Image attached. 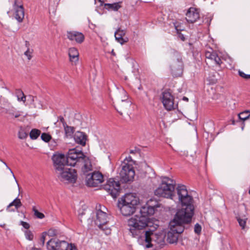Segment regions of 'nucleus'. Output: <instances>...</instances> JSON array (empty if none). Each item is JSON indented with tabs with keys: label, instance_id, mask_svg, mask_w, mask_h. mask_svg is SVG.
Here are the masks:
<instances>
[{
	"label": "nucleus",
	"instance_id": "nucleus-10",
	"mask_svg": "<svg viewBox=\"0 0 250 250\" xmlns=\"http://www.w3.org/2000/svg\"><path fill=\"white\" fill-rule=\"evenodd\" d=\"M121 170L119 173L120 181L124 183L132 182L135 175L133 167L125 164L124 166H121Z\"/></svg>",
	"mask_w": 250,
	"mask_h": 250
},
{
	"label": "nucleus",
	"instance_id": "nucleus-51",
	"mask_svg": "<svg viewBox=\"0 0 250 250\" xmlns=\"http://www.w3.org/2000/svg\"><path fill=\"white\" fill-rule=\"evenodd\" d=\"M249 194H250V190H249Z\"/></svg>",
	"mask_w": 250,
	"mask_h": 250
},
{
	"label": "nucleus",
	"instance_id": "nucleus-36",
	"mask_svg": "<svg viewBox=\"0 0 250 250\" xmlns=\"http://www.w3.org/2000/svg\"><path fill=\"white\" fill-rule=\"evenodd\" d=\"M41 138L43 141L48 142L51 139V136L47 133H43L41 135Z\"/></svg>",
	"mask_w": 250,
	"mask_h": 250
},
{
	"label": "nucleus",
	"instance_id": "nucleus-7",
	"mask_svg": "<svg viewBox=\"0 0 250 250\" xmlns=\"http://www.w3.org/2000/svg\"><path fill=\"white\" fill-rule=\"evenodd\" d=\"M74 156L70 157V159L74 160L75 166L82 167V170L83 173H86L92 170V166L89 158L84 155L82 151L76 149Z\"/></svg>",
	"mask_w": 250,
	"mask_h": 250
},
{
	"label": "nucleus",
	"instance_id": "nucleus-44",
	"mask_svg": "<svg viewBox=\"0 0 250 250\" xmlns=\"http://www.w3.org/2000/svg\"><path fill=\"white\" fill-rule=\"evenodd\" d=\"M140 150L138 148H135L134 149H131L129 150V153L132 154H135L136 153H139Z\"/></svg>",
	"mask_w": 250,
	"mask_h": 250
},
{
	"label": "nucleus",
	"instance_id": "nucleus-46",
	"mask_svg": "<svg viewBox=\"0 0 250 250\" xmlns=\"http://www.w3.org/2000/svg\"><path fill=\"white\" fill-rule=\"evenodd\" d=\"M3 163L6 166L7 168L10 170V171L12 173L14 178L15 179L16 182H17V183H18L17 181L16 180L15 175H14L13 171H12V170L7 166V165H6V164L5 162H3Z\"/></svg>",
	"mask_w": 250,
	"mask_h": 250
},
{
	"label": "nucleus",
	"instance_id": "nucleus-19",
	"mask_svg": "<svg viewBox=\"0 0 250 250\" xmlns=\"http://www.w3.org/2000/svg\"><path fill=\"white\" fill-rule=\"evenodd\" d=\"M67 37L70 40L75 41L79 43L83 42L84 39L83 34L77 31L67 32Z\"/></svg>",
	"mask_w": 250,
	"mask_h": 250
},
{
	"label": "nucleus",
	"instance_id": "nucleus-35",
	"mask_svg": "<svg viewBox=\"0 0 250 250\" xmlns=\"http://www.w3.org/2000/svg\"><path fill=\"white\" fill-rule=\"evenodd\" d=\"M33 50L32 49H28L24 52V55L27 58L28 60H30L32 58Z\"/></svg>",
	"mask_w": 250,
	"mask_h": 250
},
{
	"label": "nucleus",
	"instance_id": "nucleus-42",
	"mask_svg": "<svg viewBox=\"0 0 250 250\" xmlns=\"http://www.w3.org/2000/svg\"><path fill=\"white\" fill-rule=\"evenodd\" d=\"M68 250H78L76 246L74 244H69Z\"/></svg>",
	"mask_w": 250,
	"mask_h": 250
},
{
	"label": "nucleus",
	"instance_id": "nucleus-14",
	"mask_svg": "<svg viewBox=\"0 0 250 250\" xmlns=\"http://www.w3.org/2000/svg\"><path fill=\"white\" fill-rule=\"evenodd\" d=\"M104 181L102 174L99 171H94L86 176V184L88 187H96Z\"/></svg>",
	"mask_w": 250,
	"mask_h": 250
},
{
	"label": "nucleus",
	"instance_id": "nucleus-17",
	"mask_svg": "<svg viewBox=\"0 0 250 250\" xmlns=\"http://www.w3.org/2000/svg\"><path fill=\"white\" fill-rule=\"evenodd\" d=\"M162 103L164 107L167 110L174 108V99L171 93L168 91L163 93Z\"/></svg>",
	"mask_w": 250,
	"mask_h": 250
},
{
	"label": "nucleus",
	"instance_id": "nucleus-49",
	"mask_svg": "<svg viewBox=\"0 0 250 250\" xmlns=\"http://www.w3.org/2000/svg\"><path fill=\"white\" fill-rule=\"evenodd\" d=\"M117 110L118 111V112H119L121 115H122V114H123V113H122V112H121V111H119L118 109H117Z\"/></svg>",
	"mask_w": 250,
	"mask_h": 250
},
{
	"label": "nucleus",
	"instance_id": "nucleus-22",
	"mask_svg": "<svg viewBox=\"0 0 250 250\" xmlns=\"http://www.w3.org/2000/svg\"><path fill=\"white\" fill-rule=\"evenodd\" d=\"M205 56L207 59L213 61L216 64L220 65L222 63L221 59L218 57L216 52L214 51H206Z\"/></svg>",
	"mask_w": 250,
	"mask_h": 250
},
{
	"label": "nucleus",
	"instance_id": "nucleus-45",
	"mask_svg": "<svg viewBox=\"0 0 250 250\" xmlns=\"http://www.w3.org/2000/svg\"><path fill=\"white\" fill-rule=\"evenodd\" d=\"M59 121L62 124L63 126L66 125V123L65 122L64 119L62 116L59 117Z\"/></svg>",
	"mask_w": 250,
	"mask_h": 250
},
{
	"label": "nucleus",
	"instance_id": "nucleus-15",
	"mask_svg": "<svg viewBox=\"0 0 250 250\" xmlns=\"http://www.w3.org/2000/svg\"><path fill=\"white\" fill-rule=\"evenodd\" d=\"M117 98L119 100H120L118 103V107L121 109H126L130 106L131 102L128 100L126 92L123 88H118Z\"/></svg>",
	"mask_w": 250,
	"mask_h": 250
},
{
	"label": "nucleus",
	"instance_id": "nucleus-3",
	"mask_svg": "<svg viewBox=\"0 0 250 250\" xmlns=\"http://www.w3.org/2000/svg\"><path fill=\"white\" fill-rule=\"evenodd\" d=\"M76 149H70L67 155L65 156L63 154L56 153L52 156V160L56 170V173L66 168L65 166H75L74 160L70 159V157L74 156Z\"/></svg>",
	"mask_w": 250,
	"mask_h": 250
},
{
	"label": "nucleus",
	"instance_id": "nucleus-33",
	"mask_svg": "<svg viewBox=\"0 0 250 250\" xmlns=\"http://www.w3.org/2000/svg\"><path fill=\"white\" fill-rule=\"evenodd\" d=\"M59 234V231L54 229H50L46 232V234L50 237L57 236Z\"/></svg>",
	"mask_w": 250,
	"mask_h": 250
},
{
	"label": "nucleus",
	"instance_id": "nucleus-34",
	"mask_svg": "<svg viewBox=\"0 0 250 250\" xmlns=\"http://www.w3.org/2000/svg\"><path fill=\"white\" fill-rule=\"evenodd\" d=\"M33 211L34 212V215L36 216V217L39 219H42L44 218L45 216L42 213L39 212L35 208V207H33L32 208Z\"/></svg>",
	"mask_w": 250,
	"mask_h": 250
},
{
	"label": "nucleus",
	"instance_id": "nucleus-31",
	"mask_svg": "<svg viewBox=\"0 0 250 250\" xmlns=\"http://www.w3.org/2000/svg\"><path fill=\"white\" fill-rule=\"evenodd\" d=\"M28 135L25 129L22 127H20L18 132V137L20 139H25L27 138Z\"/></svg>",
	"mask_w": 250,
	"mask_h": 250
},
{
	"label": "nucleus",
	"instance_id": "nucleus-23",
	"mask_svg": "<svg viewBox=\"0 0 250 250\" xmlns=\"http://www.w3.org/2000/svg\"><path fill=\"white\" fill-rule=\"evenodd\" d=\"M86 138V135L83 132L77 131L74 135L75 142L82 146H85Z\"/></svg>",
	"mask_w": 250,
	"mask_h": 250
},
{
	"label": "nucleus",
	"instance_id": "nucleus-2",
	"mask_svg": "<svg viewBox=\"0 0 250 250\" xmlns=\"http://www.w3.org/2000/svg\"><path fill=\"white\" fill-rule=\"evenodd\" d=\"M155 212V207L148 205L142 207L139 214L128 219V230L133 237L139 236L141 230L146 227L151 226L149 216Z\"/></svg>",
	"mask_w": 250,
	"mask_h": 250
},
{
	"label": "nucleus",
	"instance_id": "nucleus-1",
	"mask_svg": "<svg viewBox=\"0 0 250 250\" xmlns=\"http://www.w3.org/2000/svg\"><path fill=\"white\" fill-rule=\"evenodd\" d=\"M176 190L179 201L183 208L177 212L174 219L169 223L167 241L170 244L177 242L179 234L184 230V224L190 223L194 211L193 198L188 195L186 186L179 185Z\"/></svg>",
	"mask_w": 250,
	"mask_h": 250
},
{
	"label": "nucleus",
	"instance_id": "nucleus-27",
	"mask_svg": "<svg viewBox=\"0 0 250 250\" xmlns=\"http://www.w3.org/2000/svg\"><path fill=\"white\" fill-rule=\"evenodd\" d=\"M41 133V131L37 129H33L31 130L29 135L32 140H36L38 138Z\"/></svg>",
	"mask_w": 250,
	"mask_h": 250
},
{
	"label": "nucleus",
	"instance_id": "nucleus-30",
	"mask_svg": "<svg viewBox=\"0 0 250 250\" xmlns=\"http://www.w3.org/2000/svg\"><path fill=\"white\" fill-rule=\"evenodd\" d=\"M239 118L242 121H245L248 119L250 116V111L246 110L245 111L241 112L238 115Z\"/></svg>",
	"mask_w": 250,
	"mask_h": 250
},
{
	"label": "nucleus",
	"instance_id": "nucleus-5",
	"mask_svg": "<svg viewBox=\"0 0 250 250\" xmlns=\"http://www.w3.org/2000/svg\"><path fill=\"white\" fill-rule=\"evenodd\" d=\"M170 73L173 77H178L182 76L184 68V64L182 54L175 50L171 52L169 64Z\"/></svg>",
	"mask_w": 250,
	"mask_h": 250
},
{
	"label": "nucleus",
	"instance_id": "nucleus-47",
	"mask_svg": "<svg viewBox=\"0 0 250 250\" xmlns=\"http://www.w3.org/2000/svg\"><path fill=\"white\" fill-rule=\"evenodd\" d=\"M25 46L26 47L27 49H30V42L28 41H26L25 42Z\"/></svg>",
	"mask_w": 250,
	"mask_h": 250
},
{
	"label": "nucleus",
	"instance_id": "nucleus-38",
	"mask_svg": "<svg viewBox=\"0 0 250 250\" xmlns=\"http://www.w3.org/2000/svg\"><path fill=\"white\" fill-rule=\"evenodd\" d=\"M25 235L26 238L29 240H32L33 239L34 235L31 231L26 230Z\"/></svg>",
	"mask_w": 250,
	"mask_h": 250
},
{
	"label": "nucleus",
	"instance_id": "nucleus-50",
	"mask_svg": "<svg viewBox=\"0 0 250 250\" xmlns=\"http://www.w3.org/2000/svg\"><path fill=\"white\" fill-rule=\"evenodd\" d=\"M99 2H101V4L103 3V1L101 0H98Z\"/></svg>",
	"mask_w": 250,
	"mask_h": 250
},
{
	"label": "nucleus",
	"instance_id": "nucleus-6",
	"mask_svg": "<svg viewBox=\"0 0 250 250\" xmlns=\"http://www.w3.org/2000/svg\"><path fill=\"white\" fill-rule=\"evenodd\" d=\"M175 186L174 182L168 177H164L158 188L155 190L154 194L159 197L173 199Z\"/></svg>",
	"mask_w": 250,
	"mask_h": 250
},
{
	"label": "nucleus",
	"instance_id": "nucleus-26",
	"mask_svg": "<svg viewBox=\"0 0 250 250\" xmlns=\"http://www.w3.org/2000/svg\"><path fill=\"white\" fill-rule=\"evenodd\" d=\"M121 7L120 2L113 3H105L104 7L107 10L117 11Z\"/></svg>",
	"mask_w": 250,
	"mask_h": 250
},
{
	"label": "nucleus",
	"instance_id": "nucleus-32",
	"mask_svg": "<svg viewBox=\"0 0 250 250\" xmlns=\"http://www.w3.org/2000/svg\"><path fill=\"white\" fill-rule=\"evenodd\" d=\"M63 127L65 134L67 136H71L73 134L74 131V128L73 127L68 126L67 124L66 125H64Z\"/></svg>",
	"mask_w": 250,
	"mask_h": 250
},
{
	"label": "nucleus",
	"instance_id": "nucleus-8",
	"mask_svg": "<svg viewBox=\"0 0 250 250\" xmlns=\"http://www.w3.org/2000/svg\"><path fill=\"white\" fill-rule=\"evenodd\" d=\"M96 219L95 220V223L98 227L103 230H105V233L106 234L110 233V229H106V227L104 228V226L107 223V216L106 212L104 210L106 208L103 206L102 207L101 205H97L96 207Z\"/></svg>",
	"mask_w": 250,
	"mask_h": 250
},
{
	"label": "nucleus",
	"instance_id": "nucleus-40",
	"mask_svg": "<svg viewBox=\"0 0 250 250\" xmlns=\"http://www.w3.org/2000/svg\"><path fill=\"white\" fill-rule=\"evenodd\" d=\"M239 75L245 79L247 80L250 79V75L246 74L242 71H239Z\"/></svg>",
	"mask_w": 250,
	"mask_h": 250
},
{
	"label": "nucleus",
	"instance_id": "nucleus-25",
	"mask_svg": "<svg viewBox=\"0 0 250 250\" xmlns=\"http://www.w3.org/2000/svg\"><path fill=\"white\" fill-rule=\"evenodd\" d=\"M6 113L8 115V118L11 119H14L19 117L21 115V112L14 109H8L6 111Z\"/></svg>",
	"mask_w": 250,
	"mask_h": 250
},
{
	"label": "nucleus",
	"instance_id": "nucleus-4",
	"mask_svg": "<svg viewBox=\"0 0 250 250\" xmlns=\"http://www.w3.org/2000/svg\"><path fill=\"white\" fill-rule=\"evenodd\" d=\"M138 203L139 201L136 197L132 194H127L119 203L118 207L123 216H129L135 212Z\"/></svg>",
	"mask_w": 250,
	"mask_h": 250
},
{
	"label": "nucleus",
	"instance_id": "nucleus-43",
	"mask_svg": "<svg viewBox=\"0 0 250 250\" xmlns=\"http://www.w3.org/2000/svg\"><path fill=\"white\" fill-rule=\"evenodd\" d=\"M46 232H44L42 233V236L41 238V241L42 242V245H43L45 240V237L46 235Z\"/></svg>",
	"mask_w": 250,
	"mask_h": 250
},
{
	"label": "nucleus",
	"instance_id": "nucleus-12",
	"mask_svg": "<svg viewBox=\"0 0 250 250\" xmlns=\"http://www.w3.org/2000/svg\"><path fill=\"white\" fill-rule=\"evenodd\" d=\"M46 247L48 250H68L69 243L65 241L54 238L47 242Z\"/></svg>",
	"mask_w": 250,
	"mask_h": 250
},
{
	"label": "nucleus",
	"instance_id": "nucleus-11",
	"mask_svg": "<svg viewBox=\"0 0 250 250\" xmlns=\"http://www.w3.org/2000/svg\"><path fill=\"white\" fill-rule=\"evenodd\" d=\"M156 228H154L153 229H149L148 230L146 231L145 234V240L146 244V247L147 248H149L152 247L151 242L154 241L156 242L158 244L162 245L165 243L164 237L163 235H157L154 234V231Z\"/></svg>",
	"mask_w": 250,
	"mask_h": 250
},
{
	"label": "nucleus",
	"instance_id": "nucleus-41",
	"mask_svg": "<svg viewBox=\"0 0 250 250\" xmlns=\"http://www.w3.org/2000/svg\"><path fill=\"white\" fill-rule=\"evenodd\" d=\"M20 225H22L26 229H28L30 227V225L28 223L22 221L20 222Z\"/></svg>",
	"mask_w": 250,
	"mask_h": 250
},
{
	"label": "nucleus",
	"instance_id": "nucleus-39",
	"mask_svg": "<svg viewBox=\"0 0 250 250\" xmlns=\"http://www.w3.org/2000/svg\"><path fill=\"white\" fill-rule=\"evenodd\" d=\"M201 226L198 223L195 225L194 230L195 233L199 234L201 232Z\"/></svg>",
	"mask_w": 250,
	"mask_h": 250
},
{
	"label": "nucleus",
	"instance_id": "nucleus-20",
	"mask_svg": "<svg viewBox=\"0 0 250 250\" xmlns=\"http://www.w3.org/2000/svg\"><path fill=\"white\" fill-rule=\"evenodd\" d=\"M126 31L120 28L118 29L115 32V40L121 44L127 42L128 41L127 37H125Z\"/></svg>",
	"mask_w": 250,
	"mask_h": 250
},
{
	"label": "nucleus",
	"instance_id": "nucleus-9",
	"mask_svg": "<svg viewBox=\"0 0 250 250\" xmlns=\"http://www.w3.org/2000/svg\"><path fill=\"white\" fill-rule=\"evenodd\" d=\"M58 178L62 182L75 183L77 174L75 169L66 167L56 173Z\"/></svg>",
	"mask_w": 250,
	"mask_h": 250
},
{
	"label": "nucleus",
	"instance_id": "nucleus-13",
	"mask_svg": "<svg viewBox=\"0 0 250 250\" xmlns=\"http://www.w3.org/2000/svg\"><path fill=\"white\" fill-rule=\"evenodd\" d=\"M104 188L113 198H115L119 195L120 184L119 181H116L113 178H110L108 180Z\"/></svg>",
	"mask_w": 250,
	"mask_h": 250
},
{
	"label": "nucleus",
	"instance_id": "nucleus-16",
	"mask_svg": "<svg viewBox=\"0 0 250 250\" xmlns=\"http://www.w3.org/2000/svg\"><path fill=\"white\" fill-rule=\"evenodd\" d=\"M14 16L19 22H22L25 15L24 8L21 0H14L13 4Z\"/></svg>",
	"mask_w": 250,
	"mask_h": 250
},
{
	"label": "nucleus",
	"instance_id": "nucleus-18",
	"mask_svg": "<svg viewBox=\"0 0 250 250\" xmlns=\"http://www.w3.org/2000/svg\"><path fill=\"white\" fill-rule=\"evenodd\" d=\"M199 18V12L197 9L194 7L189 8L186 14V20L188 22H195Z\"/></svg>",
	"mask_w": 250,
	"mask_h": 250
},
{
	"label": "nucleus",
	"instance_id": "nucleus-48",
	"mask_svg": "<svg viewBox=\"0 0 250 250\" xmlns=\"http://www.w3.org/2000/svg\"><path fill=\"white\" fill-rule=\"evenodd\" d=\"M183 100L185 101H188V99L186 97H184L183 98Z\"/></svg>",
	"mask_w": 250,
	"mask_h": 250
},
{
	"label": "nucleus",
	"instance_id": "nucleus-24",
	"mask_svg": "<svg viewBox=\"0 0 250 250\" xmlns=\"http://www.w3.org/2000/svg\"><path fill=\"white\" fill-rule=\"evenodd\" d=\"M69 60L72 63L76 64L79 60V52L76 48L72 47L69 48L68 51Z\"/></svg>",
	"mask_w": 250,
	"mask_h": 250
},
{
	"label": "nucleus",
	"instance_id": "nucleus-29",
	"mask_svg": "<svg viewBox=\"0 0 250 250\" xmlns=\"http://www.w3.org/2000/svg\"><path fill=\"white\" fill-rule=\"evenodd\" d=\"M135 164V161H134L131 156H128L126 157L124 161L122 163L121 166H124L125 164H126L127 166H132L133 164Z\"/></svg>",
	"mask_w": 250,
	"mask_h": 250
},
{
	"label": "nucleus",
	"instance_id": "nucleus-37",
	"mask_svg": "<svg viewBox=\"0 0 250 250\" xmlns=\"http://www.w3.org/2000/svg\"><path fill=\"white\" fill-rule=\"evenodd\" d=\"M247 219V218L241 219L239 217L237 218V221L239 224V225L242 227V229H243L245 228Z\"/></svg>",
	"mask_w": 250,
	"mask_h": 250
},
{
	"label": "nucleus",
	"instance_id": "nucleus-28",
	"mask_svg": "<svg viewBox=\"0 0 250 250\" xmlns=\"http://www.w3.org/2000/svg\"><path fill=\"white\" fill-rule=\"evenodd\" d=\"M16 95L18 98V100L19 102H23L24 103L26 101V96L24 95L23 92L20 89H18L16 91Z\"/></svg>",
	"mask_w": 250,
	"mask_h": 250
},
{
	"label": "nucleus",
	"instance_id": "nucleus-21",
	"mask_svg": "<svg viewBox=\"0 0 250 250\" xmlns=\"http://www.w3.org/2000/svg\"><path fill=\"white\" fill-rule=\"evenodd\" d=\"M21 206L22 204L21 200L18 198H16L7 206L6 209L8 212H14L16 210H18Z\"/></svg>",
	"mask_w": 250,
	"mask_h": 250
}]
</instances>
